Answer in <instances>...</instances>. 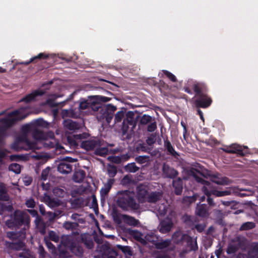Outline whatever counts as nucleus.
I'll list each match as a JSON object with an SVG mask.
<instances>
[{
  "label": "nucleus",
  "instance_id": "1",
  "mask_svg": "<svg viewBox=\"0 0 258 258\" xmlns=\"http://www.w3.org/2000/svg\"><path fill=\"white\" fill-rule=\"evenodd\" d=\"M116 203L118 206L123 210H137L140 208V205L134 198V193L128 190L119 191Z\"/></svg>",
  "mask_w": 258,
  "mask_h": 258
},
{
  "label": "nucleus",
  "instance_id": "2",
  "mask_svg": "<svg viewBox=\"0 0 258 258\" xmlns=\"http://www.w3.org/2000/svg\"><path fill=\"white\" fill-rule=\"evenodd\" d=\"M190 174L194 177L196 181L199 183L204 185L202 190L205 195L207 197V202L211 206H215V204L213 201V199L211 198L212 196L209 192V188H211V182L207 181L203 179L200 175L202 176L203 174L199 170L193 169L190 170Z\"/></svg>",
  "mask_w": 258,
  "mask_h": 258
},
{
  "label": "nucleus",
  "instance_id": "3",
  "mask_svg": "<svg viewBox=\"0 0 258 258\" xmlns=\"http://www.w3.org/2000/svg\"><path fill=\"white\" fill-rule=\"evenodd\" d=\"M28 114H23L19 110H15L8 113L7 117L2 118L0 119V122L2 124V127L8 129L13 126L18 121L25 119Z\"/></svg>",
  "mask_w": 258,
  "mask_h": 258
},
{
  "label": "nucleus",
  "instance_id": "4",
  "mask_svg": "<svg viewBox=\"0 0 258 258\" xmlns=\"http://www.w3.org/2000/svg\"><path fill=\"white\" fill-rule=\"evenodd\" d=\"M30 219L29 216L20 210H16L14 213L13 221L8 220L6 224L10 226V224H13L15 226L19 227L22 225L24 228H28L30 225Z\"/></svg>",
  "mask_w": 258,
  "mask_h": 258
},
{
  "label": "nucleus",
  "instance_id": "5",
  "mask_svg": "<svg viewBox=\"0 0 258 258\" xmlns=\"http://www.w3.org/2000/svg\"><path fill=\"white\" fill-rule=\"evenodd\" d=\"M116 109V107L111 104L104 105L102 107H101L99 104V110L97 111H99L102 114V117L105 119L108 123H109L112 119L114 112Z\"/></svg>",
  "mask_w": 258,
  "mask_h": 258
},
{
  "label": "nucleus",
  "instance_id": "6",
  "mask_svg": "<svg viewBox=\"0 0 258 258\" xmlns=\"http://www.w3.org/2000/svg\"><path fill=\"white\" fill-rule=\"evenodd\" d=\"M103 141L94 138L92 139L82 141L81 144V147L86 151H92L95 150L96 147L103 146Z\"/></svg>",
  "mask_w": 258,
  "mask_h": 258
},
{
  "label": "nucleus",
  "instance_id": "7",
  "mask_svg": "<svg viewBox=\"0 0 258 258\" xmlns=\"http://www.w3.org/2000/svg\"><path fill=\"white\" fill-rule=\"evenodd\" d=\"M44 141V146L45 147L50 148H55L56 149H62L63 147L56 141L53 132L47 133L46 137L43 140Z\"/></svg>",
  "mask_w": 258,
  "mask_h": 258
},
{
  "label": "nucleus",
  "instance_id": "8",
  "mask_svg": "<svg viewBox=\"0 0 258 258\" xmlns=\"http://www.w3.org/2000/svg\"><path fill=\"white\" fill-rule=\"evenodd\" d=\"M73 161L71 157H66L59 163L57 166V170L62 174H68L72 172L73 166L69 162Z\"/></svg>",
  "mask_w": 258,
  "mask_h": 258
},
{
  "label": "nucleus",
  "instance_id": "9",
  "mask_svg": "<svg viewBox=\"0 0 258 258\" xmlns=\"http://www.w3.org/2000/svg\"><path fill=\"white\" fill-rule=\"evenodd\" d=\"M161 137L163 140L164 151H166L167 154L171 155L174 157L179 156V154L175 151L174 147L169 140L168 136L167 135H163L162 134Z\"/></svg>",
  "mask_w": 258,
  "mask_h": 258
},
{
  "label": "nucleus",
  "instance_id": "10",
  "mask_svg": "<svg viewBox=\"0 0 258 258\" xmlns=\"http://www.w3.org/2000/svg\"><path fill=\"white\" fill-rule=\"evenodd\" d=\"M212 99L208 94L197 97L195 101V105L197 108H207L212 103Z\"/></svg>",
  "mask_w": 258,
  "mask_h": 258
},
{
  "label": "nucleus",
  "instance_id": "11",
  "mask_svg": "<svg viewBox=\"0 0 258 258\" xmlns=\"http://www.w3.org/2000/svg\"><path fill=\"white\" fill-rule=\"evenodd\" d=\"M92 100H84L80 102L79 104V110H82L86 109L89 108H91L93 110H98L99 108V103L96 102L95 100L92 98Z\"/></svg>",
  "mask_w": 258,
  "mask_h": 258
},
{
  "label": "nucleus",
  "instance_id": "12",
  "mask_svg": "<svg viewBox=\"0 0 258 258\" xmlns=\"http://www.w3.org/2000/svg\"><path fill=\"white\" fill-rule=\"evenodd\" d=\"M192 89L197 97L208 94V87L203 82H196L192 86Z\"/></svg>",
  "mask_w": 258,
  "mask_h": 258
},
{
  "label": "nucleus",
  "instance_id": "13",
  "mask_svg": "<svg viewBox=\"0 0 258 258\" xmlns=\"http://www.w3.org/2000/svg\"><path fill=\"white\" fill-rule=\"evenodd\" d=\"M173 224L172 220L169 218H166L162 220L158 226L159 231L163 234L168 233L173 227Z\"/></svg>",
  "mask_w": 258,
  "mask_h": 258
},
{
  "label": "nucleus",
  "instance_id": "14",
  "mask_svg": "<svg viewBox=\"0 0 258 258\" xmlns=\"http://www.w3.org/2000/svg\"><path fill=\"white\" fill-rule=\"evenodd\" d=\"M7 236L11 240H23L26 237V229L23 228L19 231H9Z\"/></svg>",
  "mask_w": 258,
  "mask_h": 258
},
{
  "label": "nucleus",
  "instance_id": "15",
  "mask_svg": "<svg viewBox=\"0 0 258 258\" xmlns=\"http://www.w3.org/2000/svg\"><path fill=\"white\" fill-rule=\"evenodd\" d=\"M162 171L165 176L169 178L174 179L178 175V172L176 170L166 164L163 165Z\"/></svg>",
  "mask_w": 258,
  "mask_h": 258
},
{
  "label": "nucleus",
  "instance_id": "16",
  "mask_svg": "<svg viewBox=\"0 0 258 258\" xmlns=\"http://www.w3.org/2000/svg\"><path fill=\"white\" fill-rule=\"evenodd\" d=\"M148 195V190L146 188L141 186L137 187V197L140 203L146 202Z\"/></svg>",
  "mask_w": 258,
  "mask_h": 258
},
{
  "label": "nucleus",
  "instance_id": "17",
  "mask_svg": "<svg viewBox=\"0 0 258 258\" xmlns=\"http://www.w3.org/2000/svg\"><path fill=\"white\" fill-rule=\"evenodd\" d=\"M80 241L89 249H91L94 247V243L92 238L91 235L87 233H83L81 235Z\"/></svg>",
  "mask_w": 258,
  "mask_h": 258
},
{
  "label": "nucleus",
  "instance_id": "18",
  "mask_svg": "<svg viewBox=\"0 0 258 258\" xmlns=\"http://www.w3.org/2000/svg\"><path fill=\"white\" fill-rule=\"evenodd\" d=\"M172 187L174 193L177 195H181L183 190V181L182 179L178 177L172 181Z\"/></svg>",
  "mask_w": 258,
  "mask_h": 258
},
{
  "label": "nucleus",
  "instance_id": "19",
  "mask_svg": "<svg viewBox=\"0 0 258 258\" xmlns=\"http://www.w3.org/2000/svg\"><path fill=\"white\" fill-rule=\"evenodd\" d=\"M44 94V91L42 90H35L32 93L29 94L22 98L20 102H24L29 103L35 100L37 96H42Z\"/></svg>",
  "mask_w": 258,
  "mask_h": 258
},
{
  "label": "nucleus",
  "instance_id": "20",
  "mask_svg": "<svg viewBox=\"0 0 258 258\" xmlns=\"http://www.w3.org/2000/svg\"><path fill=\"white\" fill-rule=\"evenodd\" d=\"M208 211L209 209L206 204H197L196 213L198 216L201 217H208L209 215Z\"/></svg>",
  "mask_w": 258,
  "mask_h": 258
},
{
  "label": "nucleus",
  "instance_id": "21",
  "mask_svg": "<svg viewBox=\"0 0 258 258\" xmlns=\"http://www.w3.org/2000/svg\"><path fill=\"white\" fill-rule=\"evenodd\" d=\"M162 197V191H152L149 193L146 202L149 203H155L161 200Z\"/></svg>",
  "mask_w": 258,
  "mask_h": 258
},
{
  "label": "nucleus",
  "instance_id": "22",
  "mask_svg": "<svg viewBox=\"0 0 258 258\" xmlns=\"http://www.w3.org/2000/svg\"><path fill=\"white\" fill-rule=\"evenodd\" d=\"M64 127L70 131H75L81 127V124L71 119L64 120L63 123Z\"/></svg>",
  "mask_w": 258,
  "mask_h": 258
},
{
  "label": "nucleus",
  "instance_id": "23",
  "mask_svg": "<svg viewBox=\"0 0 258 258\" xmlns=\"http://www.w3.org/2000/svg\"><path fill=\"white\" fill-rule=\"evenodd\" d=\"M184 236H188L187 234H183L181 232L176 231L172 235L173 242L177 244H182L186 242L187 238Z\"/></svg>",
  "mask_w": 258,
  "mask_h": 258
},
{
  "label": "nucleus",
  "instance_id": "24",
  "mask_svg": "<svg viewBox=\"0 0 258 258\" xmlns=\"http://www.w3.org/2000/svg\"><path fill=\"white\" fill-rule=\"evenodd\" d=\"M70 250L72 253L78 257H81L84 254V249L79 243L76 242L71 245Z\"/></svg>",
  "mask_w": 258,
  "mask_h": 258
},
{
  "label": "nucleus",
  "instance_id": "25",
  "mask_svg": "<svg viewBox=\"0 0 258 258\" xmlns=\"http://www.w3.org/2000/svg\"><path fill=\"white\" fill-rule=\"evenodd\" d=\"M22 240H19L16 242L6 241V245L10 249L20 250L24 246V243Z\"/></svg>",
  "mask_w": 258,
  "mask_h": 258
},
{
  "label": "nucleus",
  "instance_id": "26",
  "mask_svg": "<svg viewBox=\"0 0 258 258\" xmlns=\"http://www.w3.org/2000/svg\"><path fill=\"white\" fill-rule=\"evenodd\" d=\"M48 57V55L44 53H40L37 55L32 57L30 60L23 61L20 63V64H24L26 66L28 65L31 62L36 63L39 60L45 59Z\"/></svg>",
  "mask_w": 258,
  "mask_h": 258
},
{
  "label": "nucleus",
  "instance_id": "27",
  "mask_svg": "<svg viewBox=\"0 0 258 258\" xmlns=\"http://www.w3.org/2000/svg\"><path fill=\"white\" fill-rule=\"evenodd\" d=\"M27 211L32 217H36V225L38 226L40 224V227L42 226V230L44 231L45 229V224L43 222L41 221V219L38 215L37 211L34 209L28 210Z\"/></svg>",
  "mask_w": 258,
  "mask_h": 258
},
{
  "label": "nucleus",
  "instance_id": "28",
  "mask_svg": "<svg viewBox=\"0 0 258 258\" xmlns=\"http://www.w3.org/2000/svg\"><path fill=\"white\" fill-rule=\"evenodd\" d=\"M114 182V179L113 178H109L107 180V183L104 184L103 187L100 190V194L102 196L108 195Z\"/></svg>",
  "mask_w": 258,
  "mask_h": 258
},
{
  "label": "nucleus",
  "instance_id": "29",
  "mask_svg": "<svg viewBox=\"0 0 258 258\" xmlns=\"http://www.w3.org/2000/svg\"><path fill=\"white\" fill-rule=\"evenodd\" d=\"M209 192L212 195H213L217 197H221L225 196L230 195L231 194V190L230 189L225 190L223 191H219L213 189V185L211 182V188H209Z\"/></svg>",
  "mask_w": 258,
  "mask_h": 258
},
{
  "label": "nucleus",
  "instance_id": "30",
  "mask_svg": "<svg viewBox=\"0 0 258 258\" xmlns=\"http://www.w3.org/2000/svg\"><path fill=\"white\" fill-rule=\"evenodd\" d=\"M85 177V171L83 170L80 169L74 172L73 179L76 182L80 183L83 181Z\"/></svg>",
  "mask_w": 258,
  "mask_h": 258
},
{
  "label": "nucleus",
  "instance_id": "31",
  "mask_svg": "<svg viewBox=\"0 0 258 258\" xmlns=\"http://www.w3.org/2000/svg\"><path fill=\"white\" fill-rule=\"evenodd\" d=\"M47 133H44L42 131L34 128L32 132L33 138L36 140H43L46 137Z\"/></svg>",
  "mask_w": 258,
  "mask_h": 258
},
{
  "label": "nucleus",
  "instance_id": "32",
  "mask_svg": "<svg viewBox=\"0 0 258 258\" xmlns=\"http://www.w3.org/2000/svg\"><path fill=\"white\" fill-rule=\"evenodd\" d=\"M171 243V240L169 239H166L165 240L162 239L155 243V246L157 249H162L168 247Z\"/></svg>",
  "mask_w": 258,
  "mask_h": 258
},
{
  "label": "nucleus",
  "instance_id": "33",
  "mask_svg": "<svg viewBox=\"0 0 258 258\" xmlns=\"http://www.w3.org/2000/svg\"><path fill=\"white\" fill-rule=\"evenodd\" d=\"M211 181L218 185H227L229 183V179L227 177L219 178L215 175L212 177Z\"/></svg>",
  "mask_w": 258,
  "mask_h": 258
},
{
  "label": "nucleus",
  "instance_id": "34",
  "mask_svg": "<svg viewBox=\"0 0 258 258\" xmlns=\"http://www.w3.org/2000/svg\"><path fill=\"white\" fill-rule=\"evenodd\" d=\"M145 240L142 239L141 242L145 244L146 241L153 243L155 245V242H157L158 240V237L153 233H148L145 237Z\"/></svg>",
  "mask_w": 258,
  "mask_h": 258
},
{
  "label": "nucleus",
  "instance_id": "35",
  "mask_svg": "<svg viewBox=\"0 0 258 258\" xmlns=\"http://www.w3.org/2000/svg\"><path fill=\"white\" fill-rule=\"evenodd\" d=\"M122 217L125 222L129 225L136 226L139 223V220L133 217L127 215H122Z\"/></svg>",
  "mask_w": 258,
  "mask_h": 258
},
{
  "label": "nucleus",
  "instance_id": "36",
  "mask_svg": "<svg viewBox=\"0 0 258 258\" xmlns=\"http://www.w3.org/2000/svg\"><path fill=\"white\" fill-rule=\"evenodd\" d=\"M185 236L187 238L185 243H186L187 245L190 248V249L193 251L197 250L198 248L197 241H194L192 238L189 235Z\"/></svg>",
  "mask_w": 258,
  "mask_h": 258
},
{
  "label": "nucleus",
  "instance_id": "37",
  "mask_svg": "<svg viewBox=\"0 0 258 258\" xmlns=\"http://www.w3.org/2000/svg\"><path fill=\"white\" fill-rule=\"evenodd\" d=\"M99 146L96 147L95 150L94 154L96 155L104 157L107 155L109 152V149L107 147Z\"/></svg>",
  "mask_w": 258,
  "mask_h": 258
},
{
  "label": "nucleus",
  "instance_id": "38",
  "mask_svg": "<svg viewBox=\"0 0 258 258\" xmlns=\"http://www.w3.org/2000/svg\"><path fill=\"white\" fill-rule=\"evenodd\" d=\"M116 247L117 249L120 250L126 256H132L133 255V251L131 247L129 246H123L119 244H117Z\"/></svg>",
  "mask_w": 258,
  "mask_h": 258
},
{
  "label": "nucleus",
  "instance_id": "39",
  "mask_svg": "<svg viewBox=\"0 0 258 258\" xmlns=\"http://www.w3.org/2000/svg\"><path fill=\"white\" fill-rule=\"evenodd\" d=\"M117 173L116 167L111 164H108L107 166V173L110 178H113Z\"/></svg>",
  "mask_w": 258,
  "mask_h": 258
},
{
  "label": "nucleus",
  "instance_id": "40",
  "mask_svg": "<svg viewBox=\"0 0 258 258\" xmlns=\"http://www.w3.org/2000/svg\"><path fill=\"white\" fill-rule=\"evenodd\" d=\"M139 169L135 162L128 163L124 167V170L129 173H135L139 171Z\"/></svg>",
  "mask_w": 258,
  "mask_h": 258
},
{
  "label": "nucleus",
  "instance_id": "41",
  "mask_svg": "<svg viewBox=\"0 0 258 258\" xmlns=\"http://www.w3.org/2000/svg\"><path fill=\"white\" fill-rule=\"evenodd\" d=\"M134 115V113L132 111H128L126 115V118L123 119L125 121V122L127 124L128 126L131 125L134 127L135 125Z\"/></svg>",
  "mask_w": 258,
  "mask_h": 258
},
{
  "label": "nucleus",
  "instance_id": "42",
  "mask_svg": "<svg viewBox=\"0 0 258 258\" xmlns=\"http://www.w3.org/2000/svg\"><path fill=\"white\" fill-rule=\"evenodd\" d=\"M79 224L76 222L66 221L63 224V227L67 230H75L77 229Z\"/></svg>",
  "mask_w": 258,
  "mask_h": 258
},
{
  "label": "nucleus",
  "instance_id": "43",
  "mask_svg": "<svg viewBox=\"0 0 258 258\" xmlns=\"http://www.w3.org/2000/svg\"><path fill=\"white\" fill-rule=\"evenodd\" d=\"M255 227V223L253 222H246L243 223L240 228L239 230L240 231H246L251 230Z\"/></svg>",
  "mask_w": 258,
  "mask_h": 258
},
{
  "label": "nucleus",
  "instance_id": "44",
  "mask_svg": "<svg viewBox=\"0 0 258 258\" xmlns=\"http://www.w3.org/2000/svg\"><path fill=\"white\" fill-rule=\"evenodd\" d=\"M239 249V246L233 244H229L226 249V252L230 255L235 254Z\"/></svg>",
  "mask_w": 258,
  "mask_h": 258
},
{
  "label": "nucleus",
  "instance_id": "45",
  "mask_svg": "<svg viewBox=\"0 0 258 258\" xmlns=\"http://www.w3.org/2000/svg\"><path fill=\"white\" fill-rule=\"evenodd\" d=\"M75 241H74L69 236H66L65 237H63L61 240V243L66 247H68L69 249L71 248V245L74 244Z\"/></svg>",
  "mask_w": 258,
  "mask_h": 258
},
{
  "label": "nucleus",
  "instance_id": "46",
  "mask_svg": "<svg viewBox=\"0 0 258 258\" xmlns=\"http://www.w3.org/2000/svg\"><path fill=\"white\" fill-rule=\"evenodd\" d=\"M9 169L16 174H19L21 172V166L17 163H12L9 166Z\"/></svg>",
  "mask_w": 258,
  "mask_h": 258
},
{
  "label": "nucleus",
  "instance_id": "47",
  "mask_svg": "<svg viewBox=\"0 0 258 258\" xmlns=\"http://www.w3.org/2000/svg\"><path fill=\"white\" fill-rule=\"evenodd\" d=\"M152 121V117L150 115L144 114L140 119V123L142 125H146L151 122Z\"/></svg>",
  "mask_w": 258,
  "mask_h": 258
},
{
  "label": "nucleus",
  "instance_id": "48",
  "mask_svg": "<svg viewBox=\"0 0 258 258\" xmlns=\"http://www.w3.org/2000/svg\"><path fill=\"white\" fill-rule=\"evenodd\" d=\"M225 152L227 153L237 154L241 156H244V155H245V153H244V151H243V148L239 145L238 146V148L236 149V151L225 150Z\"/></svg>",
  "mask_w": 258,
  "mask_h": 258
},
{
  "label": "nucleus",
  "instance_id": "49",
  "mask_svg": "<svg viewBox=\"0 0 258 258\" xmlns=\"http://www.w3.org/2000/svg\"><path fill=\"white\" fill-rule=\"evenodd\" d=\"M124 111L121 110L116 112L114 116V122H120L124 116Z\"/></svg>",
  "mask_w": 258,
  "mask_h": 258
},
{
  "label": "nucleus",
  "instance_id": "50",
  "mask_svg": "<svg viewBox=\"0 0 258 258\" xmlns=\"http://www.w3.org/2000/svg\"><path fill=\"white\" fill-rule=\"evenodd\" d=\"M53 193L56 197L59 198L63 197L66 194V192L63 189L58 187H55L53 189Z\"/></svg>",
  "mask_w": 258,
  "mask_h": 258
},
{
  "label": "nucleus",
  "instance_id": "51",
  "mask_svg": "<svg viewBox=\"0 0 258 258\" xmlns=\"http://www.w3.org/2000/svg\"><path fill=\"white\" fill-rule=\"evenodd\" d=\"M48 235L50 240H52L55 242H58L59 240V237L55 232L53 231H50L49 232Z\"/></svg>",
  "mask_w": 258,
  "mask_h": 258
},
{
  "label": "nucleus",
  "instance_id": "52",
  "mask_svg": "<svg viewBox=\"0 0 258 258\" xmlns=\"http://www.w3.org/2000/svg\"><path fill=\"white\" fill-rule=\"evenodd\" d=\"M156 141V134H152L150 135L146 139V143L149 146L153 145Z\"/></svg>",
  "mask_w": 258,
  "mask_h": 258
},
{
  "label": "nucleus",
  "instance_id": "53",
  "mask_svg": "<svg viewBox=\"0 0 258 258\" xmlns=\"http://www.w3.org/2000/svg\"><path fill=\"white\" fill-rule=\"evenodd\" d=\"M33 130V128L32 125L29 124L23 125L21 128L22 132L25 134L32 133Z\"/></svg>",
  "mask_w": 258,
  "mask_h": 258
},
{
  "label": "nucleus",
  "instance_id": "54",
  "mask_svg": "<svg viewBox=\"0 0 258 258\" xmlns=\"http://www.w3.org/2000/svg\"><path fill=\"white\" fill-rule=\"evenodd\" d=\"M149 157L148 156H139L135 158V161L139 164H144L148 161Z\"/></svg>",
  "mask_w": 258,
  "mask_h": 258
},
{
  "label": "nucleus",
  "instance_id": "55",
  "mask_svg": "<svg viewBox=\"0 0 258 258\" xmlns=\"http://www.w3.org/2000/svg\"><path fill=\"white\" fill-rule=\"evenodd\" d=\"M50 171V168L49 167H46L42 171L40 179L42 180H46L47 179L49 173Z\"/></svg>",
  "mask_w": 258,
  "mask_h": 258
},
{
  "label": "nucleus",
  "instance_id": "56",
  "mask_svg": "<svg viewBox=\"0 0 258 258\" xmlns=\"http://www.w3.org/2000/svg\"><path fill=\"white\" fill-rule=\"evenodd\" d=\"M164 74L172 82H176L177 81V79L176 77L170 72L164 70L163 71Z\"/></svg>",
  "mask_w": 258,
  "mask_h": 258
},
{
  "label": "nucleus",
  "instance_id": "57",
  "mask_svg": "<svg viewBox=\"0 0 258 258\" xmlns=\"http://www.w3.org/2000/svg\"><path fill=\"white\" fill-rule=\"evenodd\" d=\"M91 98L94 99V100H95L96 102H97V101H99L102 102H106L110 100V99L108 97L100 96H92Z\"/></svg>",
  "mask_w": 258,
  "mask_h": 258
},
{
  "label": "nucleus",
  "instance_id": "58",
  "mask_svg": "<svg viewBox=\"0 0 258 258\" xmlns=\"http://www.w3.org/2000/svg\"><path fill=\"white\" fill-rule=\"evenodd\" d=\"M25 205L28 208H33L36 206V202L34 199L31 198L26 201Z\"/></svg>",
  "mask_w": 258,
  "mask_h": 258
},
{
  "label": "nucleus",
  "instance_id": "59",
  "mask_svg": "<svg viewBox=\"0 0 258 258\" xmlns=\"http://www.w3.org/2000/svg\"><path fill=\"white\" fill-rule=\"evenodd\" d=\"M183 221L184 222L189 226H191L193 225V220L192 218L188 215H185L183 217Z\"/></svg>",
  "mask_w": 258,
  "mask_h": 258
},
{
  "label": "nucleus",
  "instance_id": "60",
  "mask_svg": "<svg viewBox=\"0 0 258 258\" xmlns=\"http://www.w3.org/2000/svg\"><path fill=\"white\" fill-rule=\"evenodd\" d=\"M155 258H170V256L164 252H158L154 254Z\"/></svg>",
  "mask_w": 258,
  "mask_h": 258
},
{
  "label": "nucleus",
  "instance_id": "61",
  "mask_svg": "<svg viewBox=\"0 0 258 258\" xmlns=\"http://www.w3.org/2000/svg\"><path fill=\"white\" fill-rule=\"evenodd\" d=\"M150 123L147 126V131L149 132H153L157 128V123L155 121Z\"/></svg>",
  "mask_w": 258,
  "mask_h": 258
},
{
  "label": "nucleus",
  "instance_id": "62",
  "mask_svg": "<svg viewBox=\"0 0 258 258\" xmlns=\"http://www.w3.org/2000/svg\"><path fill=\"white\" fill-rule=\"evenodd\" d=\"M46 104L51 107H55L59 106V103L55 102L52 99H48L46 101Z\"/></svg>",
  "mask_w": 258,
  "mask_h": 258
},
{
  "label": "nucleus",
  "instance_id": "63",
  "mask_svg": "<svg viewBox=\"0 0 258 258\" xmlns=\"http://www.w3.org/2000/svg\"><path fill=\"white\" fill-rule=\"evenodd\" d=\"M45 243L47 247L52 252L55 251V246L49 240H45Z\"/></svg>",
  "mask_w": 258,
  "mask_h": 258
},
{
  "label": "nucleus",
  "instance_id": "64",
  "mask_svg": "<svg viewBox=\"0 0 258 258\" xmlns=\"http://www.w3.org/2000/svg\"><path fill=\"white\" fill-rule=\"evenodd\" d=\"M206 225L205 224H198L195 226V228L199 232H202L204 231Z\"/></svg>",
  "mask_w": 258,
  "mask_h": 258
}]
</instances>
